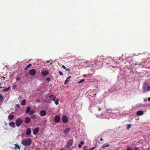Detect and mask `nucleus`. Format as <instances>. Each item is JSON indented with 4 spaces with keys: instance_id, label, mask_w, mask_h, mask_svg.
<instances>
[{
    "instance_id": "1",
    "label": "nucleus",
    "mask_w": 150,
    "mask_h": 150,
    "mask_svg": "<svg viewBox=\"0 0 150 150\" xmlns=\"http://www.w3.org/2000/svg\"><path fill=\"white\" fill-rule=\"evenodd\" d=\"M31 143V140L29 138L27 139H24L21 142V144L24 146L30 145Z\"/></svg>"
},
{
    "instance_id": "2",
    "label": "nucleus",
    "mask_w": 150,
    "mask_h": 150,
    "mask_svg": "<svg viewBox=\"0 0 150 150\" xmlns=\"http://www.w3.org/2000/svg\"><path fill=\"white\" fill-rule=\"evenodd\" d=\"M23 121L20 118H18L15 121V123L16 126L19 127L21 126L22 123Z\"/></svg>"
},
{
    "instance_id": "3",
    "label": "nucleus",
    "mask_w": 150,
    "mask_h": 150,
    "mask_svg": "<svg viewBox=\"0 0 150 150\" xmlns=\"http://www.w3.org/2000/svg\"><path fill=\"white\" fill-rule=\"evenodd\" d=\"M73 139H71L69 140L68 142H67V147L68 148H69L70 147L69 146H71L72 144L73 143Z\"/></svg>"
},
{
    "instance_id": "4",
    "label": "nucleus",
    "mask_w": 150,
    "mask_h": 150,
    "mask_svg": "<svg viewBox=\"0 0 150 150\" xmlns=\"http://www.w3.org/2000/svg\"><path fill=\"white\" fill-rule=\"evenodd\" d=\"M62 120L64 123H66L68 121L67 117L65 115L63 116L62 117Z\"/></svg>"
},
{
    "instance_id": "5",
    "label": "nucleus",
    "mask_w": 150,
    "mask_h": 150,
    "mask_svg": "<svg viewBox=\"0 0 150 150\" xmlns=\"http://www.w3.org/2000/svg\"><path fill=\"white\" fill-rule=\"evenodd\" d=\"M36 72L35 70L34 69H33L30 70L29 71V74L30 75L33 76L35 75Z\"/></svg>"
},
{
    "instance_id": "6",
    "label": "nucleus",
    "mask_w": 150,
    "mask_h": 150,
    "mask_svg": "<svg viewBox=\"0 0 150 150\" xmlns=\"http://www.w3.org/2000/svg\"><path fill=\"white\" fill-rule=\"evenodd\" d=\"M54 120L56 122H59L60 121V117L59 115H57L55 117Z\"/></svg>"
},
{
    "instance_id": "7",
    "label": "nucleus",
    "mask_w": 150,
    "mask_h": 150,
    "mask_svg": "<svg viewBox=\"0 0 150 150\" xmlns=\"http://www.w3.org/2000/svg\"><path fill=\"white\" fill-rule=\"evenodd\" d=\"M40 115L43 117L45 116L46 115V112L45 110H42L40 112Z\"/></svg>"
},
{
    "instance_id": "8",
    "label": "nucleus",
    "mask_w": 150,
    "mask_h": 150,
    "mask_svg": "<svg viewBox=\"0 0 150 150\" xmlns=\"http://www.w3.org/2000/svg\"><path fill=\"white\" fill-rule=\"evenodd\" d=\"M31 131L30 129L29 128H28L26 130V134L27 135H29L31 134Z\"/></svg>"
},
{
    "instance_id": "9",
    "label": "nucleus",
    "mask_w": 150,
    "mask_h": 150,
    "mask_svg": "<svg viewBox=\"0 0 150 150\" xmlns=\"http://www.w3.org/2000/svg\"><path fill=\"white\" fill-rule=\"evenodd\" d=\"M49 97L51 100L54 101L56 99V96L53 95H51L49 96Z\"/></svg>"
},
{
    "instance_id": "10",
    "label": "nucleus",
    "mask_w": 150,
    "mask_h": 150,
    "mask_svg": "<svg viewBox=\"0 0 150 150\" xmlns=\"http://www.w3.org/2000/svg\"><path fill=\"white\" fill-rule=\"evenodd\" d=\"M30 121V118L28 117H26L25 118V120H24V122L28 124Z\"/></svg>"
},
{
    "instance_id": "11",
    "label": "nucleus",
    "mask_w": 150,
    "mask_h": 150,
    "mask_svg": "<svg viewBox=\"0 0 150 150\" xmlns=\"http://www.w3.org/2000/svg\"><path fill=\"white\" fill-rule=\"evenodd\" d=\"M39 131V128L38 127L35 128L33 131V133L34 134H35L37 133Z\"/></svg>"
},
{
    "instance_id": "12",
    "label": "nucleus",
    "mask_w": 150,
    "mask_h": 150,
    "mask_svg": "<svg viewBox=\"0 0 150 150\" xmlns=\"http://www.w3.org/2000/svg\"><path fill=\"white\" fill-rule=\"evenodd\" d=\"M41 74L44 76H46L48 74V72L47 71L45 70L42 72Z\"/></svg>"
},
{
    "instance_id": "13",
    "label": "nucleus",
    "mask_w": 150,
    "mask_h": 150,
    "mask_svg": "<svg viewBox=\"0 0 150 150\" xmlns=\"http://www.w3.org/2000/svg\"><path fill=\"white\" fill-rule=\"evenodd\" d=\"M9 125L10 127L13 128L15 127L16 126L15 123L14 122H11L9 123Z\"/></svg>"
},
{
    "instance_id": "14",
    "label": "nucleus",
    "mask_w": 150,
    "mask_h": 150,
    "mask_svg": "<svg viewBox=\"0 0 150 150\" xmlns=\"http://www.w3.org/2000/svg\"><path fill=\"white\" fill-rule=\"evenodd\" d=\"M71 130V128L70 127L66 128L64 131V132L65 134H67Z\"/></svg>"
},
{
    "instance_id": "15",
    "label": "nucleus",
    "mask_w": 150,
    "mask_h": 150,
    "mask_svg": "<svg viewBox=\"0 0 150 150\" xmlns=\"http://www.w3.org/2000/svg\"><path fill=\"white\" fill-rule=\"evenodd\" d=\"M144 113L143 111L142 110H139L137 112V115H142Z\"/></svg>"
},
{
    "instance_id": "16",
    "label": "nucleus",
    "mask_w": 150,
    "mask_h": 150,
    "mask_svg": "<svg viewBox=\"0 0 150 150\" xmlns=\"http://www.w3.org/2000/svg\"><path fill=\"white\" fill-rule=\"evenodd\" d=\"M71 78V76H68L65 81L64 83V84H66L69 81Z\"/></svg>"
},
{
    "instance_id": "17",
    "label": "nucleus",
    "mask_w": 150,
    "mask_h": 150,
    "mask_svg": "<svg viewBox=\"0 0 150 150\" xmlns=\"http://www.w3.org/2000/svg\"><path fill=\"white\" fill-rule=\"evenodd\" d=\"M31 108L29 106H28L26 110L25 111V113H28L30 111Z\"/></svg>"
},
{
    "instance_id": "18",
    "label": "nucleus",
    "mask_w": 150,
    "mask_h": 150,
    "mask_svg": "<svg viewBox=\"0 0 150 150\" xmlns=\"http://www.w3.org/2000/svg\"><path fill=\"white\" fill-rule=\"evenodd\" d=\"M97 61L101 62H102L103 60V59L102 58L101 56H98L97 57Z\"/></svg>"
},
{
    "instance_id": "19",
    "label": "nucleus",
    "mask_w": 150,
    "mask_h": 150,
    "mask_svg": "<svg viewBox=\"0 0 150 150\" xmlns=\"http://www.w3.org/2000/svg\"><path fill=\"white\" fill-rule=\"evenodd\" d=\"M110 146V145L108 144H103L102 146V148H105L108 147Z\"/></svg>"
},
{
    "instance_id": "20",
    "label": "nucleus",
    "mask_w": 150,
    "mask_h": 150,
    "mask_svg": "<svg viewBox=\"0 0 150 150\" xmlns=\"http://www.w3.org/2000/svg\"><path fill=\"white\" fill-rule=\"evenodd\" d=\"M32 66V64H30L28 65L26 67H25V68H24V70H27L28 69V68H29L30 67Z\"/></svg>"
},
{
    "instance_id": "21",
    "label": "nucleus",
    "mask_w": 150,
    "mask_h": 150,
    "mask_svg": "<svg viewBox=\"0 0 150 150\" xmlns=\"http://www.w3.org/2000/svg\"><path fill=\"white\" fill-rule=\"evenodd\" d=\"M14 115H11L8 116V119L9 120H12L14 118Z\"/></svg>"
},
{
    "instance_id": "22",
    "label": "nucleus",
    "mask_w": 150,
    "mask_h": 150,
    "mask_svg": "<svg viewBox=\"0 0 150 150\" xmlns=\"http://www.w3.org/2000/svg\"><path fill=\"white\" fill-rule=\"evenodd\" d=\"M146 90H147V87L145 86H144L143 87V89H142L143 93H145V92L146 91Z\"/></svg>"
},
{
    "instance_id": "23",
    "label": "nucleus",
    "mask_w": 150,
    "mask_h": 150,
    "mask_svg": "<svg viewBox=\"0 0 150 150\" xmlns=\"http://www.w3.org/2000/svg\"><path fill=\"white\" fill-rule=\"evenodd\" d=\"M26 103V100L25 99H23L21 103V105H22L24 106L25 105Z\"/></svg>"
},
{
    "instance_id": "24",
    "label": "nucleus",
    "mask_w": 150,
    "mask_h": 150,
    "mask_svg": "<svg viewBox=\"0 0 150 150\" xmlns=\"http://www.w3.org/2000/svg\"><path fill=\"white\" fill-rule=\"evenodd\" d=\"M4 99V97L2 95L0 94V101L1 102H3V100Z\"/></svg>"
},
{
    "instance_id": "25",
    "label": "nucleus",
    "mask_w": 150,
    "mask_h": 150,
    "mask_svg": "<svg viewBox=\"0 0 150 150\" xmlns=\"http://www.w3.org/2000/svg\"><path fill=\"white\" fill-rule=\"evenodd\" d=\"M10 88V87H7V88H5V89H4V90H3V91H7L9 90Z\"/></svg>"
},
{
    "instance_id": "26",
    "label": "nucleus",
    "mask_w": 150,
    "mask_h": 150,
    "mask_svg": "<svg viewBox=\"0 0 150 150\" xmlns=\"http://www.w3.org/2000/svg\"><path fill=\"white\" fill-rule=\"evenodd\" d=\"M59 100L58 99H56L54 101L56 105H57L59 104Z\"/></svg>"
},
{
    "instance_id": "27",
    "label": "nucleus",
    "mask_w": 150,
    "mask_h": 150,
    "mask_svg": "<svg viewBox=\"0 0 150 150\" xmlns=\"http://www.w3.org/2000/svg\"><path fill=\"white\" fill-rule=\"evenodd\" d=\"M127 129H129L131 127V124H127Z\"/></svg>"
},
{
    "instance_id": "28",
    "label": "nucleus",
    "mask_w": 150,
    "mask_h": 150,
    "mask_svg": "<svg viewBox=\"0 0 150 150\" xmlns=\"http://www.w3.org/2000/svg\"><path fill=\"white\" fill-rule=\"evenodd\" d=\"M85 81V79H81L79 81H78L77 83H82V82H83Z\"/></svg>"
},
{
    "instance_id": "29",
    "label": "nucleus",
    "mask_w": 150,
    "mask_h": 150,
    "mask_svg": "<svg viewBox=\"0 0 150 150\" xmlns=\"http://www.w3.org/2000/svg\"><path fill=\"white\" fill-rule=\"evenodd\" d=\"M30 112L29 113V115H33V113H35V111L34 110H32L30 111Z\"/></svg>"
},
{
    "instance_id": "30",
    "label": "nucleus",
    "mask_w": 150,
    "mask_h": 150,
    "mask_svg": "<svg viewBox=\"0 0 150 150\" xmlns=\"http://www.w3.org/2000/svg\"><path fill=\"white\" fill-rule=\"evenodd\" d=\"M36 117V115H35L33 114L31 115V118L32 119H34Z\"/></svg>"
},
{
    "instance_id": "31",
    "label": "nucleus",
    "mask_w": 150,
    "mask_h": 150,
    "mask_svg": "<svg viewBox=\"0 0 150 150\" xmlns=\"http://www.w3.org/2000/svg\"><path fill=\"white\" fill-rule=\"evenodd\" d=\"M16 107L17 108H20V106L19 104H17L16 105Z\"/></svg>"
},
{
    "instance_id": "32",
    "label": "nucleus",
    "mask_w": 150,
    "mask_h": 150,
    "mask_svg": "<svg viewBox=\"0 0 150 150\" xmlns=\"http://www.w3.org/2000/svg\"><path fill=\"white\" fill-rule=\"evenodd\" d=\"M59 73L60 75L62 76L63 75V73L62 71H59Z\"/></svg>"
},
{
    "instance_id": "33",
    "label": "nucleus",
    "mask_w": 150,
    "mask_h": 150,
    "mask_svg": "<svg viewBox=\"0 0 150 150\" xmlns=\"http://www.w3.org/2000/svg\"><path fill=\"white\" fill-rule=\"evenodd\" d=\"M21 78H20L19 77H18L17 78L16 80L17 81H19L20 80H21Z\"/></svg>"
},
{
    "instance_id": "34",
    "label": "nucleus",
    "mask_w": 150,
    "mask_h": 150,
    "mask_svg": "<svg viewBox=\"0 0 150 150\" xmlns=\"http://www.w3.org/2000/svg\"><path fill=\"white\" fill-rule=\"evenodd\" d=\"M126 150H133L132 148H127Z\"/></svg>"
},
{
    "instance_id": "35",
    "label": "nucleus",
    "mask_w": 150,
    "mask_h": 150,
    "mask_svg": "<svg viewBox=\"0 0 150 150\" xmlns=\"http://www.w3.org/2000/svg\"><path fill=\"white\" fill-rule=\"evenodd\" d=\"M47 81L48 82H49L50 80V79L49 78H47L46 79Z\"/></svg>"
},
{
    "instance_id": "36",
    "label": "nucleus",
    "mask_w": 150,
    "mask_h": 150,
    "mask_svg": "<svg viewBox=\"0 0 150 150\" xmlns=\"http://www.w3.org/2000/svg\"><path fill=\"white\" fill-rule=\"evenodd\" d=\"M62 67L64 69H65L66 68V67L64 65L62 66Z\"/></svg>"
},
{
    "instance_id": "37",
    "label": "nucleus",
    "mask_w": 150,
    "mask_h": 150,
    "mask_svg": "<svg viewBox=\"0 0 150 150\" xmlns=\"http://www.w3.org/2000/svg\"><path fill=\"white\" fill-rule=\"evenodd\" d=\"M147 89L148 91H149L150 90V87H147Z\"/></svg>"
},
{
    "instance_id": "38",
    "label": "nucleus",
    "mask_w": 150,
    "mask_h": 150,
    "mask_svg": "<svg viewBox=\"0 0 150 150\" xmlns=\"http://www.w3.org/2000/svg\"><path fill=\"white\" fill-rule=\"evenodd\" d=\"M78 146L79 148H80L82 146V145L81 144H79L78 145Z\"/></svg>"
},
{
    "instance_id": "39",
    "label": "nucleus",
    "mask_w": 150,
    "mask_h": 150,
    "mask_svg": "<svg viewBox=\"0 0 150 150\" xmlns=\"http://www.w3.org/2000/svg\"><path fill=\"white\" fill-rule=\"evenodd\" d=\"M80 144L81 145H82V144H84V143H83V141H81V142H80Z\"/></svg>"
},
{
    "instance_id": "40",
    "label": "nucleus",
    "mask_w": 150,
    "mask_h": 150,
    "mask_svg": "<svg viewBox=\"0 0 150 150\" xmlns=\"http://www.w3.org/2000/svg\"><path fill=\"white\" fill-rule=\"evenodd\" d=\"M22 98V97L21 96H19L18 97V99H21Z\"/></svg>"
},
{
    "instance_id": "41",
    "label": "nucleus",
    "mask_w": 150,
    "mask_h": 150,
    "mask_svg": "<svg viewBox=\"0 0 150 150\" xmlns=\"http://www.w3.org/2000/svg\"><path fill=\"white\" fill-rule=\"evenodd\" d=\"M87 148V147L86 146H85L83 147V150H86L85 149V148Z\"/></svg>"
},
{
    "instance_id": "42",
    "label": "nucleus",
    "mask_w": 150,
    "mask_h": 150,
    "mask_svg": "<svg viewBox=\"0 0 150 150\" xmlns=\"http://www.w3.org/2000/svg\"><path fill=\"white\" fill-rule=\"evenodd\" d=\"M87 148V147L86 146H85L83 147V150H86L85 149V148Z\"/></svg>"
},
{
    "instance_id": "43",
    "label": "nucleus",
    "mask_w": 150,
    "mask_h": 150,
    "mask_svg": "<svg viewBox=\"0 0 150 150\" xmlns=\"http://www.w3.org/2000/svg\"><path fill=\"white\" fill-rule=\"evenodd\" d=\"M65 69L66 71H69V69H67L66 68Z\"/></svg>"
},
{
    "instance_id": "44",
    "label": "nucleus",
    "mask_w": 150,
    "mask_h": 150,
    "mask_svg": "<svg viewBox=\"0 0 150 150\" xmlns=\"http://www.w3.org/2000/svg\"><path fill=\"white\" fill-rule=\"evenodd\" d=\"M134 150H139V149L137 148H136L134 149Z\"/></svg>"
},
{
    "instance_id": "45",
    "label": "nucleus",
    "mask_w": 150,
    "mask_h": 150,
    "mask_svg": "<svg viewBox=\"0 0 150 150\" xmlns=\"http://www.w3.org/2000/svg\"><path fill=\"white\" fill-rule=\"evenodd\" d=\"M100 140L101 141H102L103 140V138H101L100 139Z\"/></svg>"
},
{
    "instance_id": "46",
    "label": "nucleus",
    "mask_w": 150,
    "mask_h": 150,
    "mask_svg": "<svg viewBox=\"0 0 150 150\" xmlns=\"http://www.w3.org/2000/svg\"><path fill=\"white\" fill-rule=\"evenodd\" d=\"M59 150H65L64 149H60Z\"/></svg>"
},
{
    "instance_id": "47",
    "label": "nucleus",
    "mask_w": 150,
    "mask_h": 150,
    "mask_svg": "<svg viewBox=\"0 0 150 150\" xmlns=\"http://www.w3.org/2000/svg\"><path fill=\"white\" fill-rule=\"evenodd\" d=\"M148 100L149 101H150V98H148Z\"/></svg>"
},
{
    "instance_id": "48",
    "label": "nucleus",
    "mask_w": 150,
    "mask_h": 150,
    "mask_svg": "<svg viewBox=\"0 0 150 150\" xmlns=\"http://www.w3.org/2000/svg\"><path fill=\"white\" fill-rule=\"evenodd\" d=\"M84 62L85 63H87L88 62L87 61H86L85 62Z\"/></svg>"
},
{
    "instance_id": "49",
    "label": "nucleus",
    "mask_w": 150,
    "mask_h": 150,
    "mask_svg": "<svg viewBox=\"0 0 150 150\" xmlns=\"http://www.w3.org/2000/svg\"><path fill=\"white\" fill-rule=\"evenodd\" d=\"M147 101V100L146 99H144V101Z\"/></svg>"
},
{
    "instance_id": "50",
    "label": "nucleus",
    "mask_w": 150,
    "mask_h": 150,
    "mask_svg": "<svg viewBox=\"0 0 150 150\" xmlns=\"http://www.w3.org/2000/svg\"><path fill=\"white\" fill-rule=\"evenodd\" d=\"M50 61H47V63H49V62Z\"/></svg>"
},
{
    "instance_id": "51",
    "label": "nucleus",
    "mask_w": 150,
    "mask_h": 150,
    "mask_svg": "<svg viewBox=\"0 0 150 150\" xmlns=\"http://www.w3.org/2000/svg\"><path fill=\"white\" fill-rule=\"evenodd\" d=\"M4 79L5 78V77H2Z\"/></svg>"
},
{
    "instance_id": "52",
    "label": "nucleus",
    "mask_w": 150,
    "mask_h": 150,
    "mask_svg": "<svg viewBox=\"0 0 150 150\" xmlns=\"http://www.w3.org/2000/svg\"><path fill=\"white\" fill-rule=\"evenodd\" d=\"M98 143H100V141H98Z\"/></svg>"
},
{
    "instance_id": "53",
    "label": "nucleus",
    "mask_w": 150,
    "mask_h": 150,
    "mask_svg": "<svg viewBox=\"0 0 150 150\" xmlns=\"http://www.w3.org/2000/svg\"><path fill=\"white\" fill-rule=\"evenodd\" d=\"M26 148H24V150H26Z\"/></svg>"
},
{
    "instance_id": "54",
    "label": "nucleus",
    "mask_w": 150,
    "mask_h": 150,
    "mask_svg": "<svg viewBox=\"0 0 150 150\" xmlns=\"http://www.w3.org/2000/svg\"><path fill=\"white\" fill-rule=\"evenodd\" d=\"M99 110H100V109H99Z\"/></svg>"
},
{
    "instance_id": "55",
    "label": "nucleus",
    "mask_w": 150,
    "mask_h": 150,
    "mask_svg": "<svg viewBox=\"0 0 150 150\" xmlns=\"http://www.w3.org/2000/svg\"><path fill=\"white\" fill-rule=\"evenodd\" d=\"M1 85V83H0V85Z\"/></svg>"
}]
</instances>
